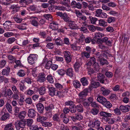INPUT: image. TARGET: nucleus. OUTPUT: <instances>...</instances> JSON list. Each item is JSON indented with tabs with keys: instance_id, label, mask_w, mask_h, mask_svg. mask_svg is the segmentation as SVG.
<instances>
[{
	"instance_id": "51",
	"label": "nucleus",
	"mask_w": 130,
	"mask_h": 130,
	"mask_svg": "<svg viewBox=\"0 0 130 130\" xmlns=\"http://www.w3.org/2000/svg\"><path fill=\"white\" fill-rule=\"evenodd\" d=\"M52 63L51 61L49 60L46 64L45 68L46 69H49L52 65Z\"/></svg>"
},
{
	"instance_id": "6",
	"label": "nucleus",
	"mask_w": 130,
	"mask_h": 130,
	"mask_svg": "<svg viewBox=\"0 0 130 130\" xmlns=\"http://www.w3.org/2000/svg\"><path fill=\"white\" fill-rule=\"evenodd\" d=\"M46 75L44 73H39L37 77V81L40 83H42L46 80Z\"/></svg>"
},
{
	"instance_id": "2",
	"label": "nucleus",
	"mask_w": 130,
	"mask_h": 130,
	"mask_svg": "<svg viewBox=\"0 0 130 130\" xmlns=\"http://www.w3.org/2000/svg\"><path fill=\"white\" fill-rule=\"evenodd\" d=\"M38 55L35 54H30L27 58L28 63L32 65L35 62L37 59Z\"/></svg>"
},
{
	"instance_id": "58",
	"label": "nucleus",
	"mask_w": 130,
	"mask_h": 130,
	"mask_svg": "<svg viewBox=\"0 0 130 130\" xmlns=\"http://www.w3.org/2000/svg\"><path fill=\"white\" fill-rule=\"evenodd\" d=\"M6 107L8 111L10 112L12 110V107L11 105L9 103H7L6 105Z\"/></svg>"
},
{
	"instance_id": "48",
	"label": "nucleus",
	"mask_w": 130,
	"mask_h": 130,
	"mask_svg": "<svg viewBox=\"0 0 130 130\" xmlns=\"http://www.w3.org/2000/svg\"><path fill=\"white\" fill-rule=\"evenodd\" d=\"M70 111L72 113H75L76 111V108L75 104L73 105L72 106L69 107Z\"/></svg>"
},
{
	"instance_id": "47",
	"label": "nucleus",
	"mask_w": 130,
	"mask_h": 130,
	"mask_svg": "<svg viewBox=\"0 0 130 130\" xmlns=\"http://www.w3.org/2000/svg\"><path fill=\"white\" fill-rule=\"evenodd\" d=\"M64 104L65 106H70V107L72 106L75 105L74 102L71 100L66 101L65 102Z\"/></svg>"
},
{
	"instance_id": "1",
	"label": "nucleus",
	"mask_w": 130,
	"mask_h": 130,
	"mask_svg": "<svg viewBox=\"0 0 130 130\" xmlns=\"http://www.w3.org/2000/svg\"><path fill=\"white\" fill-rule=\"evenodd\" d=\"M46 87V88L48 89V93L50 95L52 96L55 95L58 96L60 98L62 96L61 92H60L59 91H58L57 88L50 87L48 85Z\"/></svg>"
},
{
	"instance_id": "35",
	"label": "nucleus",
	"mask_w": 130,
	"mask_h": 130,
	"mask_svg": "<svg viewBox=\"0 0 130 130\" xmlns=\"http://www.w3.org/2000/svg\"><path fill=\"white\" fill-rule=\"evenodd\" d=\"M54 108V105L53 104H51L48 106L45 107V109L46 111H52V110Z\"/></svg>"
},
{
	"instance_id": "41",
	"label": "nucleus",
	"mask_w": 130,
	"mask_h": 130,
	"mask_svg": "<svg viewBox=\"0 0 130 130\" xmlns=\"http://www.w3.org/2000/svg\"><path fill=\"white\" fill-rule=\"evenodd\" d=\"M55 43L57 45L63 46L64 44L63 42L61 40L58 38L56 39Z\"/></svg>"
},
{
	"instance_id": "20",
	"label": "nucleus",
	"mask_w": 130,
	"mask_h": 130,
	"mask_svg": "<svg viewBox=\"0 0 130 130\" xmlns=\"http://www.w3.org/2000/svg\"><path fill=\"white\" fill-rule=\"evenodd\" d=\"M101 91L104 95H107L110 93V91L108 89H105L104 87H101Z\"/></svg>"
},
{
	"instance_id": "15",
	"label": "nucleus",
	"mask_w": 130,
	"mask_h": 130,
	"mask_svg": "<svg viewBox=\"0 0 130 130\" xmlns=\"http://www.w3.org/2000/svg\"><path fill=\"white\" fill-rule=\"evenodd\" d=\"M36 106L37 110L39 113H43L44 107L43 104L40 103H38L36 105Z\"/></svg>"
},
{
	"instance_id": "27",
	"label": "nucleus",
	"mask_w": 130,
	"mask_h": 130,
	"mask_svg": "<svg viewBox=\"0 0 130 130\" xmlns=\"http://www.w3.org/2000/svg\"><path fill=\"white\" fill-rule=\"evenodd\" d=\"M100 57L101 58H99V59H98V60L100 61L101 65L103 66L105 64L107 65L108 64V62L107 60L103 58L102 56Z\"/></svg>"
},
{
	"instance_id": "23",
	"label": "nucleus",
	"mask_w": 130,
	"mask_h": 130,
	"mask_svg": "<svg viewBox=\"0 0 130 130\" xmlns=\"http://www.w3.org/2000/svg\"><path fill=\"white\" fill-rule=\"evenodd\" d=\"M66 73L67 75L70 77H73L74 75L73 70L72 68H69L66 70Z\"/></svg>"
},
{
	"instance_id": "34",
	"label": "nucleus",
	"mask_w": 130,
	"mask_h": 130,
	"mask_svg": "<svg viewBox=\"0 0 130 130\" xmlns=\"http://www.w3.org/2000/svg\"><path fill=\"white\" fill-rule=\"evenodd\" d=\"M26 113V112L25 111H23L20 112L18 114V117L19 118L21 119V120H24L25 115Z\"/></svg>"
},
{
	"instance_id": "12",
	"label": "nucleus",
	"mask_w": 130,
	"mask_h": 130,
	"mask_svg": "<svg viewBox=\"0 0 130 130\" xmlns=\"http://www.w3.org/2000/svg\"><path fill=\"white\" fill-rule=\"evenodd\" d=\"M100 85L99 82L92 81L91 82V84L89 87V88L90 90H91L93 88H96L99 87Z\"/></svg>"
},
{
	"instance_id": "30",
	"label": "nucleus",
	"mask_w": 130,
	"mask_h": 130,
	"mask_svg": "<svg viewBox=\"0 0 130 130\" xmlns=\"http://www.w3.org/2000/svg\"><path fill=\"white\" fill-rule=\"evenodd\" d=\"M61 118H63V121L65 124L68 123L69 122V120L68 118L66 116V115L65 114H61L60 115Z\"/></svg>"
},
{
	"instance_id": "11",
	"label": "nucleus",
	"mask_w": 130,
	"mask_h": 130,
	"mask_svg": "<svg viewBox=\"0 0 130 130\" xmlns=\"http://www.w3.org/2000/svg\"><path fill=\"white\" fill-rule=\"evenodd\" d=\"M4 95L5 96H8V97L11 98L13 96V93L11 90L10 89H6L4 90Z\"/></svg>"
},
{
	"instance_id": "55",
	"label": "nucleus",
	"mask_w": 130,
	"mask_h": 130,
	"mask_svg": "<svg viewBox=\"0 0 130 130\" xmlns=\"http://www.w3.org/2000/svg\"><path fill=\"white\" fill-rule=\"evenodd\" d=\"M57 72L59 75L63 76L65 74L66 71L64 69H61L58 70Z\"/></svg>"
},
{
	"instance_id": "28",
	"label": "nucleus",
	"mask_w": 130,
	"mask_h": 130,
	"mask_svg": "<svg viewBox=\"0 0 130 130\" xmlns=\"http://www.w3.org/2000/svg\"><path fill=\"white\" fill-rule=\"evenodd\" d=\"M99 114L101 116L105 117H111L112 116L111 113L103 111L101 112Z\"/></svg>"
},
{
	"instance_id": "50",
	"label": "nucleus",
	"mask_w": 130,
	"mask_h": 130,
	"mask_svg": "<svg viewBox=\"0 0 130 130\" xmlns=\"http://www.w3.org/2000/svg\"><path fill=\"white\" fill-rule=\"evenodd\" d=\"M3 82H4L5 83H7L8 82V79L4 76H0V82L2 83Z\"/></svg>"
},
{
	"instance_id": "60",
	"label": "nucleus",
	"mask_w": 130,
	"mask_h": 130,
	"mask_svg": "<svg viewBox=\"0 0 130 130\" xmlns=\"http://www.w3.org/2000/svg\"><path fill=\"white\" fill-rule=\"evenodd\" d=\"M6 63V61L5 60L1 61L0 62V68H2L4 67Z\"/></svg>"
},
{
	"instance_id": "29",
	"label": "nucleus",
	"mask_w": 130,
	"mask_h": 130,
	"mask_svg": "<svg viewBox=\"0 0 130 130\" xmlns=\"http://www.w3.org/2000/svg\"><path fill=\"white\" fill-rule=\"evenodd\" d=\"M68 24V26L72 29H77L78 28L77 25L73 22H71Z\"/></svg>"
},
{
	"instance_id": "26",
	"label": "nucleus",
	"mask_w": 130,
	"mask_h": 130,
	"mask_svg": "<svg viewBox=\"0 0 130 130\" xmlns=\"http://www.w3.org/2000/svg\"><path fill=\"white\" fill-rule=\"evenodd\" d=\"M97 100L98 102L102 103L103 105V103L106 101L107 99L102 96L99 95L97 98Z\"/></svg>"
},
{
	"instance_id": "63",
	"label": "nucleus",
	"mask_w": 130,
	"mask_h": 130,
	"mask_svg": "<svg viewBox=\"0 0 130 130\" xmlns=\"http://www.w3.org/2000/svg\"><path fill=\"white\" fill-rule=\"evenodd\" d=\"M56 88L58 89L59 90H62L63 88V86L59 83H56L55 84Z\"/></svg>"
},
{
	"instance_id": "64",
	"label": "nucleus",
	"mask_w": 130,
	"mask_h": 130,
	"mask_svg": "<svg viewBox=\"0 0 130 130\" xmlns=\"http://www.w3.org/2000/svg\"><path fill=\"white\" fill-rule=\"evenodd\" d=\"M106 76L108 78H111L113 76L112 73L110 72H107L105 74Z\"/></svg>"
},
{
	"instance_id": "53",
	"label": "nucleus",
	"mask_w": 130,
	"mask_h": 130,
	"mask_svg": "<svg viewBox=\"0 0 130 130\" xmlns=\"http://www.w3.org/2000/svg\"><path fill=\"white\" fill-rule=\"evenodd\" d=\"M13 19L14 21L18 23H20L23 20L22 19L20 18L15 15L13 17Z\"/></svg>"
},
{
	"instance_id": "36",
	"label": "nucleus",
	"mask_w": 130,
	"mask_h": 130,
	"mask_svg": "<svg viewBox=\"0 0 130 130\" xmlns=\"http://www.w3.org/2000/svg\"><path fill=\"white\" fill-rule=\"evenodd\" d=\"M98 21L99 24L101 26H105L107 25V22L105 20L100 19Z\"/></svg>"
},
{
	"instance_id": "22",
	"label": "nucleus",
	"mask_w": 130,
	"mask_h": 130,
	"mask_svg": "<svg viewBox=\"0 0 130 130\" xmlns=\"http://www.w3.org/2000/svg\"><path fill=\"white\" fill-rule=\"evenodd\" d=\"M37 90L39 93L41 95H43L46 93V89L44 87L42 86L39 88Z\"/></svg>"
},
{
	"instance_id": "25",
	"label": "nucleus",
	"mask_w": 130,
	"mask_h": 130,
	"mask_svg": "<svg viewBox=\"0 0 130 130\" xmlns=\"http://www.w3.org/2000/svg\"><path fill=\"white\" fill-rule=\"evenodd\" d=\"M73 86L76 89L80 88L81 86L79 81L77 80H73Z\"/></svg>"
},
{
	"instance_id": "43",
	"label": "nucleus",
	"mask_w": 130,
	"mask_h": 130,
	"mask_svg": "<svg viewBox=\"0 0 130 130\" xmlns=\"http://www.w3.org/2000/svg\"><path fill=\"white\" fill-rule=\"evenodd\" d=\"M11 8L12 9L13 11L17 12L19 10L20 7H18L16 5H13L11 6Z\"/></svg>"
},
{
	"instance_id": "52",
	"label": "nucleus",
	"mask_w": 130,
	"mask_h": 130,
	"mask_svg": "<svg viewBox=\"0 0 130 130\" xmlns=\"http://www.w3.org/2000/svg\"><path fill=\"white\" fill-rule=\"evenodd\" d=\"M30 22L31 24L34 26L37 27L38 26V23L36 20H31Z\"/></svg>"
},
{
	"instance_id": "37",
	"label": "nucleus",
	"mask_w": 130,
	"mask_h": 130,
	"mask_svg": "<svg viewBox=\"0 0 130 130\" xmlns=\"http://www.w3.org/2000/svg\"><path fill=\"white\" fill-rule=\"evenodd\" d=\"M53 120L56 122H60V118L59 117V115L57 113H55L53 115Z\"/></svg>"
},
{
	"instance_id": "7",
	"label": "nucleus",
	"mask_w": 130,
	"mask_h": 130,
	"mask_svg": "<svg viewBox=\"0 0 130 130\" xmlns=\"http://www.w3.org/2000/svg\"><path fill=\"white\" fill-rule=\"evenodd\" d=\"M100 122L98 120H96L94 122L90 121L88 124V126L91 128H98L100 127Z\"/></svg>"
},
{
	"instance_id": "5",
	"label": "nucleus",
	"mask_w": 130,
	"mask_h": 130,
	"mask_svg": "<svg viewBox=\"0 0 130 130\" xmlns=\"http://www.w3.org/2000/svg\"><path fill=\"white\" fill-rule=\"evenodd\" d=\"M87 69L88 71L89 74L91 75L94 73L96 72L97 71L99 70V69L98 66H87Z\"/></svg>"
},
{
	"instance_id": "54",
	"label": "nucleus",
	"mask_w": 130,
	"mask_h": 130,
	"mask_svg": "<svg viewBox=\"0 0 130 130\" xmlns=\"http://www.w3.org/2000/svg\"><path fill=\"white\" fill-rule=\"evenodd\" d=\"M99 109L96 108H93L91 111V113L94 115H96L99 112Z\"/></svg>"
},
{
	"instance_id": "8",
	"label": "nucleus",
	"mask_w": 130,
	"mask_h": 130,
	"mask_svg": "<svg viewBox=\"0 0 130 130\" xmlns=\"http://www.w3.org/2000/svg\"><path fill=\"white\" fill-rule=\"evenodd\" d=\"M64 58L66 62H70L72 59V56L70 52L68 51H65L64 52Z\"/></svg>"
},
{
	"instance_id": "3",
	"label": "nucleus",
	"mask_w": 130,
	"mask_h": 130,
	"mask_svg": "<svg viewBox=\"0 0 130 130\" xmlns=\"http://www.w3.org/2000/svg\"><path fill=\"white\" fill-rule=\"evenodd\" d=\"M97 78L98 80L102 84H105L108 83L109 81L107 79L105 78L104 75L101 73L98 74Z\"/></svg>"
},
{
	"instance_id": "9",
	"label": "nucleus",
	"mask_w": 130,
	"mask_h": 130,
	"mask_svg": "<svg viewBox=\"0 0 130 130\" xmlns=\"http://www.w3.org/2000/svg\"><path fill=\"white\" fill-rule=\"evenodd\" d=\"M97 42L98 43L101 44L103 42L105 43L106 44L109 45L111 44V42L108 40V38L107 37H105L101 39H97Z\"/></svg>"
},
{
	"instance_id": "59",
	"label": "nucleus",
	"mask_w": 130,
	"mask_h": 130,
	"mask_svg": "<svg viewBox=\"0 0 130 130\" xmlns=\"http://www.w3.org/2000/svg\"><path fill=\"white\" fill-rule=\"evenodd\" d=\"M44 16L45 18L48 20L50 21L52 20V19L51 15L50 14H48L44 15Z\"/></svg>"
},
{
	"instance_id": "42",
	"label": "nucleus",
	"mask_w": 130,
	"mask_h": 130,
	"mask_svg": "<svg viewBox=\"0 0 130 130\" xmlns=\"http://www.w3.org/2000/svg\"><path fill=\"white\" fill-rule=\"evenodd\" d=\"M76 109L78 112H82L83 111V107L82 105L81 104H79L76 105Z\"/></svg>"
},
{
	"instance_id": "19",
	"label": "nucleus",
	"mask_w": 130,
	"mask_h": 130,
	"mask_svg": "<svg viewBox=\"0 0 130 130\" xmlns=\"http://www.w3.org/2000/svg\"><path fill=\"white\" fill-rule=\"evenodd\" d=\"M11 23V22L10 21H6L5 23L3 24L4 28L6 30H9L11 29L12 25Z\"/></svg>"
},
{
	"instance_id": "46",
	"label": "nucleus",
	"mask_w": 130,
	"mask_h": 130,
	"mask_svg": "<svg viewBox=\"0 0 130 130\" xmlns=\"http://www.w3.org/2000/svg\"><path fill=\"white\" fill-rule=\"evenodd\" d=\"M103 105L107 108H110L112 106V104L107 100L106 102L103 103Z\"/></svg>"
},
{
	"instance_id": "21",
	"label": "nucleus",
	"mask_w": 130,
	"mask_h": 130,
	"mask_svg": "<svg viewBox=\"0 0 130 130\" xmlns=\"http://www.w3.org/2000/svg\"><path fill=\"white\" fill-rule=\"evenodd\" d=\"M85 41V42L86 43H89L91 42L92 44L95 43L96 41V40L95 39H92L90 37L86 38Z\"/></svg>"
},
{
	"instance_id": "38",
	"label": "nucleus",
	"mask_w": 130,
	"mask_h": 130,
	"mask_svg": "<svg viewBox=\"0 0 130 130\" xmlns=\"http://www.w3.org/2000/svg\"><path fill=\"white\" fill-rule=\"evenodd\" d=\"M26 73L24 70L21 69L19 71L17 74L20 77H23L25 75Z\"/></svg>"
},
{
	"instance_id": "14",
	"label": "nucleus",
	"mask_w": 130,
	"mask_h": 130,
	"mask_svg": "<svg viewBox=\"0 0 130 130\" xmlns=\"http://www.w3.org/2000/svg\"><path fill=\"white\" fill-rule=\"evenodd\" d=\"M119 108L122 111L126 113L130 110V106L128 105L124 106L121 105L120 106Z\"/></svg>"
},
{
	"instance_id": "45",
	"label": "nucleus",
	"mask_w": 130,
	"mask_h": 130,
	"mask_svg": "<svg viewBox=\"0 0 130 130\" xmlns=\"http://www.w3.org/2000/svg\"><path fill=\"white\" fill-rule=\"evenodd\" d=\"M47 118L44 117L39 116L37 118V121L38 122H40L41 123H42L44 121L46 120Z\"/></svg>"
},
{
	"instance_id": "4",
	"label": "nucleus",
	"mask_w": 130,
	"mask_h": 130,
	"mask_svg": "<svg viewBox=\"0 0 130 130\" xmlns=\"http://www.w3.org/2000/svg\"><path fill=\"white\" fill-rule=\"evenodd\" d=\"M88 92V89H85L78 94L79 99L81 101H84L85 99V98L87 95Z\"/></svg>"
},
{
	"instance_id": "57",
	"label": "nucleus",
	"mask_w": 130,
	"mask_h": 130,
	"mask_svg": "<svg viewBox=\"0 0 130 130\" xmlns=\"http://www.w3.org/2000/svg\"><path fill=\"white\" fill-rule=\"evenodd\" d=\"M70 46L71 48L74 50H80V47L76 46V45L74 44H70Z\"/></svg>"
},
{
	"instance_id": "10",
	"label": "nucleus",
	"mask_w": 130,
	"mask_h": 130,
	"mask_svg": "<svg viewBox=\"0 0 130 130\" xmlns=\"http://www.w3.org/2000/svg\"><path fill=\"white\" fill-rule=\"evenodd\" d=\"M96 64L95 58L92 57L90 58L89 61L87 63L86 65L87 66H96Z\"/></svg>"
},
{
	"instance_id": "39",
	"label": "nucleus",
	"mask_w": 130,
	"mask_h": 130,
	"mask_svg": "<svg viewBox=\"0 0 130 130\" xmlns=\"http://www.w3.org/2000/svg\"><path fill=\"white\" fill-rule=\"evenodd\" d=\"M47 80L51 83H53L54 82V79L51 75H48L46 77Z\"/></svg>"
},
{
	"instance_id": "31",
	"label": "nucleus",
	"mask_w": 130,
	"mask_h": 130,
	"mask_svg": "<svg viewBox=\"0 0 130 130\" xmlns=\"http://www.w3.org/2000/svg\"><path fill=\"white\" fill-rule=\"evenodd\" d=\"M104 36V34L100 32H96L95 34V37L94 38L97 39H101V38Z\"/></svg>"
},
{
	"instance_id": "40",
	"label": "nucleus",
	"mask_w": 130,
	"mask_h": 130,
	"mask_svg": "<svg viewBox=\"0 0 130 130\" xmlns=\"http://www.w3.org/2000/svg\"><path fill=\"white\" fill-rule=\"evenodd\" d=\"M85 26L88 27L89 30L91 31L94 32L96 30V27L93 25H88L87 24L85 25Z\"/></svg>"
},
{
	"instance_id": "24",
	"label": "nucleus",
	"mask_w": 130,
	"mask_h": 130,
	"mask_svg": "<svg viewBox=\"0 0 130 130\" xmlns=\"http://www.w3.org/2000/svg\"><path fill=\"white\" fill-rule=\"evenodd\" d=\"M26 124L25 120H21L19 121L17 125L20 128H25Z\"/></svg>"
},
{
	"instance_id": "32",
	"label": "nucleus",
	"mask_w": 130,
	"mask_h": 130,
	"mask_svg": "<svg viewBox=\"0 0 130 130\" xmlns=\"http://www.w3.org/2000/svg\"><path fill=\"white\" fill-rule=\"evenodd\" d=\"M61 18L66 22H70L71 21L69 20V18L66 12L64 13L63 15Z\"/></svg>"
},
{
	"instance_id": "44",
	"label": "nucleus",
	"mask_w": 130,
	"mask_h": 130,
	"mask_svg": "<svg viewBox=\"0 0 130 130\" xmlns=\"http://www.w3.org/2000/svg\"><path fill=\"white\" fill-rule=\"evenodd\" d=\"M89 18L91 23L93 24H95L96 22L98 20V19L95 17H93L91 16H89Z\"/></svg>"
},
{
	"instance_id": "17",
	"label": "nucleus",
	"mask_w": 130,
	"mask_h": 130,
	"mask_svg": "<svg viewBox=\"0 0 130 130\" xmlns=\"http://www.w3.org/2000/svg\"><path fill=\"white\" fill-rule=\"evenodd\" d=\"M10 68L8 67L3 70L2 72V74L4 76H8L10 71Z\"/></svg>"
},
{
	"instance_id": "62",
	"label": "nucleus",
	"mask_w": 130,
	"mask_h": 130,
	"mask_svg": "<svg viewBox=\"0 0 130 130\" xmlns=\"http://www.w3.org/2000/svg\"><path fill=\"white\" fill-rule=\"evenodd\" d=\"M47 48L49 49H52L54 47V44L52 43H48L46 45Z\"/></svg>"
},
{
	"instance_id": "49",
	"label": "nucleus",
	"mask_w": 130,
	"mask_h": 130,
	"mask_svg": "<svg viewBox=\"0 0 130 130\" xmlns=\"http://www.w3.org/2000/svg\"><path fill=\"white\" fill-rule=\"evenodd\" d=\"M81 66L80 63L78 62H76L74 65V67L75 71L77 72L78 71L79 69Z\"/></svg>"
},
{
	"instance_id": "33",
	"label": "nucleus",
	"mask_w": 130,
	"mask_h": 130,
	"mask_svg": "<svg viewBox=\"0 0 130 130\" xmlns=\"http://www.w3.org/2000/svg\"><path fill=\"white\" fill-rule=\"evenodd\" d=\"M10 115L8 112L5 113L0 118L1 120L2 121H5L7 119H9Z\"/></svg>"
},
{
	"instance_id": "18",
	"label": "nucleus",
	"mask_w": 130,
	"mask_h": 130,
	"mask_svg": "<svg viewBox=\"0 0 130 130\" xmlns=\"http://www.w3.org/2000/svg\"><path fill=\"white\" fill-rule=\"evenodd\" d=\"M80 81L82 85L84 86H87L89 84L88 78L86 77L82 78L80 79Z\"/></svg>"
},
{
	"instance_id": "61",
	"label": "nucleus",
	"mask_w": 130,
	"mask_h": 130,
	"mask_svg": "<svg viewBox=\"0 0 130 130\" xmlns=\"http://www.w3.org/2000/svg\"><path fill=\"white\" fill-rule=\"evenodd\" d=\"M116 18L113 17H110L108 18L107 22L108 23H110L111 22H114L116 20Z\"/></svg>"
},
{
	"instance_id": "16",
	"label": "nucleus",
	"mask_w": 130,
	"mask_h": 130,
	"mask_svg": "<svg viewBox=\"0 0 130 130\" xmlns=\"http://www.w3.org/2000/svg\"><path fill=\"white\" fill-rule=\"evenodd\" d=\"M36 111L34 109L30 108L29 109L28 112V115L29 118H34L36 116Z\"/></svg>"
},
{
	"instance_id": "56",
	"label": "nucleus",
	"mask_w": 130,
	"mask_h": 130,
	"mask_svg": "<svg viewBox=\"0 0 130 130\" xmlns=\"http://www.w3.org/2000/svg\"><path fill=\"white\" fill-rule=\"evenodd\" d=\"M102 10L101 9H97L95 11V16L97 17H100L102 13Z\"/></svg>"
},
{
	"instance_id": "13",
	"label": "nucleus",
	"mask_w": 130,
	"mask_h": 130,
	"mask_svg": "<svg viewBox=\"0 0 130 130\" xmlns=\"http://www.w3.org/2000/svg\"><path fill=\"white\" fill-rule=\"evenodd\" d=\"M71 6L74 8H77L78 9H80L82 8V4L80 2H76L74 1H73L71 4Z\"/></svg>"
}]
</instances>
